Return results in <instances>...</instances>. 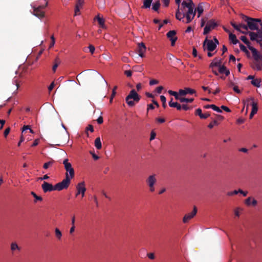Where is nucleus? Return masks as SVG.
<instances>
[{"label": "nucleus", "instance_id": "nucleus-13", "mask_svg": "<svg viewBox=\"0 0 262 262\" xmlns=\"http://www.w3.org/2000/svg\"><path fill=\"white\" fill-rule=\"evenodd\" d=\"M177 32L174 30H170L167 33L166 36L171 41V45L174 46L178 38L176 36Z\"/></svg>", "mask_w": 262, "mask_h": 262}, {"label": "nucleus", "instance_id": "nucleus-40", "mask_svg": "<svg viewBox=\"0 0 262 262\" xmlns=\"http://www.w3.org/2000/svg\"><path fill=\"white\" fill-rule=\"evenodd\" d=\"M218 124H219V123H218L217 121L215 120H214L213 122H210V123L209 124V125H208V127L209 128H213V126H214V125H217Z\"/></svg>", "mask_w": 262, "mask_h": 262}, {"label": "nucleus", "instance_id": "nucleus-35", "mask_svg": "<svg viewBox=\"0 0 262 262\" xmlns=\"http://www.w3.org/2000/svg\"><path fill=\"white\" fill-rule=\"evenodd\" d=\"M94 128L92 125L89 124L85 128V133L88 137H89L88 131H90L91 133L94 132Z\"/></svg>", "mask_w": 262, "mask_h": 262}, {"label": "nucleus", "instance_id": "nucleus-19", "mask_svg": "<svg viewBox=\"0 0 262 262\" xmlns=\"http://www.w3.org/2000/svg\"><path fill=\"white\" fill-rule=\"evenodd\" d=\"M254 99L253 97H250L249 98H248L246 101L247 102H249L250 101H251V105H252V112H253L255 113L256 114L257 112L258 111V103L257 102H255Z\"/></svg>", "mask_w": 262, "mask_h": 262}, {"label": "nucleus", "instance_id": "nucleus-49", "mask_svg": "<svg viewBox=\"0 0 262 262\" xmlns=\"http://www.w3.org/2000/svg\"><path fill=\"white\" fill-rule=\"evenodd\" d=\"M84 3V0H77L76 3V6L81 7Z\"/></svg>", "mask_w": 262, "mask_h": 262}, {"label": "nucleus", "instance_id": "nucleus-53", "mask_svg": "<svg viewBox=\"0 0 262 262\" xmlns=\"http://www.w3.org/2000/svg\"><path fill=\"white\" fill-rule=\"evenodd\" d=\"M191 107L188 106L186 104H182V109L185 110V111H187V110H189L190 109H191Z\"/></svg>", "mask_w": 262, "mask_h": 262}, {"label": "nucleus", "instance_id": "nucleus-11", "mask_svg": "<svg viewBox=\"0 0 262 262\" xmlns=\"http://www.w3.org/2000/svg\"><path fill=\"white\" fill-rule=\"evenodd\" d=\"M77 192L76 196H77L79 194H81V196L83 198L84 196L85 192L86 191V188L84 182L79 183L76 186Z\"/></svg>", "mask_w": 262, "mask_h": 262}, {"label": "nucleus", "instance_id": "nucleus-55", "mask_svg": "<svg viewBox=\"0 0 262 262\" xmlns=\"http://www.w3.org/2000/svg\"><path fill=\"white\" fill-rule=\"evenodd\" d=\"M221 108L223 109V110H224L225 111L227 112H231V110L227 106H224V105H222L221 106Z\"/></svg>", "mask_w": 262, "mask_h": 262}, {"label": "nucleus", "instance_id": "nucleus-50", "mask_svg": "<svg viewBox=\"0 0 262 262\" xmlns=\"http://www.w3.org/2000/svg\"><path fill=\"white\" fill-rule=\"evenodd\" d=\"M156 136V133L154 132V131H152L150 133V140L151 141V140H153L154 139H155Z\"/></svg>", "mask_w": 262, "mask_h": 262}, {"label": "nucleus", "instance_id": "nucleus-52", "mask_svg": "<svg viewBox=\"0 0 262 262\" xmlns=\"http://www.w3.org/2000/svg\"><path fill=\"white\" fill-rule=\"evenodd\" d=\"M80 7H79V6H75V15H79V12H80Z\"/></svg>", "mask_w": 262, "mask_h": 262}, {"label": "nucleus", "instance_id": "nucleus-5", "mask_svg": "<svg viewBox=\"0 0 262 262\" xmlns=\"http://www.w3.org/2000/svg\"><path fill=\"white\" fill-rule=\"evenodd\" d=\"M249 36L250 39L252 41H256L257 43H259L260 46L262 47V44L260 42L262 41V31L259 30L256 32H250Z\"/></svg>", "mask_w": 262, "mask_h": 262}, {"label": "nucleus", "instance_id": "nucleus-4", "mask_svg": "<svg viewBox=\"0 0 262 262\" xmlns=\"http://www.w3.org/2000/svg\"><path fill=\"white\" fill-rule=\"evenodd\" d=\"M141 96L137 93L135 89L132 90L125 98V101L128 105L133 107L136 103H138Z\"/></svg>", "mask_w": 262, "mask_h": 262}, {"label": "nucleus", "instance_id": "nucleus-34", "mask_svg": "<svg viewBox=\"0 0 262 262\" xmlns=\"http://www.w3.org/2000/svg\"><path fill=\"white\" fill-rule=\"evenodd\" d=\"M31 194L35 198L34 202L36 203L37 201H41L42 200V198L40 196L37 195L34 192L32 191Z\"/></svg>", "mask_w": 262, "mask_h": 262}, {"label": "nucleus", "instance_id": "nucleus-39", "mask_svg": "<svg viewBox=\"0 0 262 262\" xmlns=\"http://www.w3.org/2000/svg\"><path fill=\"white\" fill-rule=\"evenodd\" d=\"M178 9H180V11L182 13V14H183V13H186L187 11V7H184L183 6V3H182L181 6L180 8V5H178Z\"/></svg>", "mask_w": 262, "mask_h": 262}, {"label": "nucleus", "instance_id": "nucleus-2", "mask_svg": "<svg viewBox=\"0 0 262 262\" xmlns=\"http://www.w3.org/2000/svg\"><path fill=\"white\" fill-rule=\"evenodd\" d=\"M251 48L250 51L253 58V61L251 66L253 70L260 71L262 69V55L254 48Z\"/></svg>", "mask_w": 262, "mask_h": 262}, {"label": "nucleus", "instance_id": "nucleus-24", "mask_svg": "<svg viewBox=\"0 0 262 262\" xmlns=\"http://www.w3.org/2000/svg\"><path fill=\"white\" fill-rule=\"evenodd\" d=\"M240 39L248 46V48L250 50L251 48H253L250 46V42L248 40L245 36H242Z\"/></svg>", "mask_w": 262, "mask_h": 262}, {"label": "nucleus", "instance_id": "nucleus-10", "mask_svg": "<svg viewBox=\"0 0 262 262\" xmlns=\"http://www.w3.org/2000/svg\"><path fill=\"white\" fill-rule=\"evenodd\" d=\"M64 168L66 170V178L69 179L70 181L74 177V170L72 167V165H64Z\"/></svg>", "mask_w": 262, "mask_h": 262}, {"label": "nucleus", "instance_id": "nucleus-30", "mask_svg": "<svg viewBox=\"0 0 262 262\" xmlns=\"http://www.w3.org/2000/svg\"><path fill=\"white\" fill-rule=\"evenodd\" d=\"M95 19H97V21H98V23H99L100 26L101 28H104V26H105L104 19L103 18L99 17V15L96 16Z\"/></svg>", "mask_w": 262, "mask_h": 262}, {"label": "nucleus", "instance_id": "nucleus-63", "mask_svg": "<svg viewBox=\"0 0 262 262\" xmlns=\"http://www.w3.org/2000/svg\"><path fill=\"white\" fill-rule=\"evenodd\" d=\"M168 93L171 96H174L178 92H174V91H171V90H169L168 91Z\"/></svg>", "mask_w": 262, "mask_h": 262}, {"label": "nucleus", "instance_id": "nucleus-48", "mask_svg": "<svg viewBox=\"0 0 262 262\" xmlns=\"http://www.w3.org/2000/svg\"><path fill=\"white\" fill-rule=\"evenodd\" d=\"M181 96H182L180 94L179 92L174 97L177 100H179L181 102V99H182Z\"/></svg>", "mask_w": 262, "mask_h": 262}, {"label": "nucleus", "instance_id": "nucleus-43", "mask_svg": "<svg viewBox=\"0 0 262 262\" xmlns=\"http://www.w3.org/2000/svg\"><path fill=\"white\" fill-rule=\"evenodd\" d=\"M212 109L218 113H222V111L214 104H213Z\"/></svg>", "mask_w": 262, "mask_h": 262}, {"label": "nucleus", "instance_id": "nucleus-6", "mask_svg": "<svg viewBox=\"0 0 262 262\" xmlns=\"http://www.w3.org/2000/svg\"><path fill=\"white\" fill-rule=\"evenodd\" d=\"M71 181L69 179H64L61 182L58 183L55 185L56 190L61 191L68 188L70 185Z\"/></svg>", "mask_w": 262, "mask_h": 262}, {"label": "nucleus", "instance_id": "nucleus-61", "mask_svg": "<svg viewBox=\"0 0 262 262\" xmlns=\"http://www.w3.org/2000/svg\"><path fill=\"white\" fill-rule=\"evenodd\" d=\"M239 211H240V209L239 208H236L235 209V210H234V214L236 216H239Z\"/></svg>", "mask_w": 262, "mask_h": 262}, {"label": "nucleus", "instance_id": "nucleus-28", "mask_svg": "<svg viewBox=\"0 0 262 262\" xmlns=\"http://www.w3.org/2000/svg\"><path fill=\"white\" fill-rule=\"evenodd\" d=\"M214 60H216L215 62H212L209 66L210 68H213L214 67H220L221 65V60H217L216 58L214 59Z\"/></svg>", "mask_w": 262, "mask_h": 262}, {"label": "nucleus", "instance_id": "nucleus-14", "mask_svg": "<svg viewBox=\"0 0 262 262\" xmlns=\"http://www.w3.org/2000/svg\"><path fill=\"white\" fill-rule=\"evenodd\" d=\"M42 189L44 192H51L56 190L55 185H52L47 182H43L41 185Z\"/></svg>", "mask_w": 262, "mask_h": 262}, {"label": "nucleus", "instance_id": "nucleus-33", "mask_svg": "<svg viewBox=\"0 0 262 262\" xmlns=\"http://www.w3.org/2000/svg\"><path fill=\"white\" fill-rule=\"evenodd\" d=\"M160 6V2L159 1H158L152 4V9L155 11H158Z\"/></svg>", "mask_w": 262, "mask_h": 262}, {"label": "nucleus", "instance_id": "nucleus-36", "mask_svg": "<svg viewBox=\"0 0 262 262\" xmlns=\"http://www.w3.org/2000/svg\"><path fill=\"white\" fill-rule=\"evenodd\" d=\"M194 99L193 98H186L182 97V99H181V103H191L193 101Z\"/></svg>", "mask_w": 262, "mask_h": 262}, {"label": "nucleus", "instance_id": "nucleus-58", "mask_svg": "<svg viewBox=\"0 0 262 262\" xmlns=\"http://www.w3.org/2000/svg\"><path fill=\"white\" fill-rule=\"evenodd\" d=\"M97 123L99 124H102L103 123V117L101 116H100L97 119Z\"/></svg>", "mask_w": 262, "mask_h": 262}, {"label": "nucleus", "instance_id": "nucleus-25", "mask_svg": "<svg viewBox=\"0 0 262 262\" xmlns=\"http://www.w3.org/2000/svg\"><path fill=\"white\" fill-rule=\"evenodd\" d=\"M95 146L97 149H100L102 147L100 137H97L95 140Z\"/></svg>", "mask_w": 262, "mask_h": 262}, {"label": "nucleus", "instance_id": "nucleus-56", "mask_svg": "<svg viewBox=\"0 0 262 262\" xmlns=\"http://www.w3.org/2000/svg\"><path fill=\"white\" fill-rule=\"evenodd\" d=\"M238 193H240L241 194H243V195L244 196H246L248 194L247 191H244L242 189H238Z\"/></svg>", "mask_w": 262, "mask_h": 262}, {"label": "nucleus", "instance_id": "nucleus-16", "mask_svg": "<svg viewBox=\"0 0 262 262\" xmlns=\"http://www.w3.org/2000/svg\"><path fill=\"white\" fill-rule=\"evenodd\" d=\"M146 50V47L143 42L139 43L138 45V52L139 56L141 57H144V53Z\"/></svg>", "mask_w": 262, "mask_h": 262}, {"label": "nucleus", "instance_id": "nucleus-12", "mask_svg": "<svg viewBox=\"0 0 262 262\" xmlns=\"http://www.w3.org/2000/svg\"><path fill=\"white\" fill-rule=\"evenodd\" d=\"M156 182V179L155 175L150 176L146 180V183L149 187V190L151 192L155 191V189L154 185Z\"/></svg>", "mask_w": 262, "mask_h": 262}, {"label": "nucleus", "instance_id": "nucleus-1", "mask_svg": "<svg viewBox=\"0 0 262 262\" xmlns=\"http://www.w3.org/2000/svg\"><path fill=\"white\" fill-rule=\"evenodd\" d=\"M242 18L247 24V25L241 24L242 29L245 30L250 29L257 31H262V21L260 19L250 17L243 14L242 15Z\"/></svg>", "mask_w": 262, "mask_h": 262}, {"label": "nucleus", "instance_id": "nucleus-26", "mask_svg": "<svg viewBox=\"0 0 262 262\" xmlns=\"http://www.w3.org/2000/svg\"><path fill=\"white\" fill-rule=\"evenodd\" d=\"M229 39L234 45L237 43L239 42L236 38V35L231 33H230L229 34Z\"/></svg>", "mask_w": 262, "mask_h": 262}, {"label": "nucleus", "instance_id": "nucleus-47", "mask_svg": "<svg viewBox=\"0 0 262 262\" xmlns=\"http://www.w3.org/2000/svg\"><path fill=\"white\" fill-rule=\"evenodd\" d=\"M178 102H172V101H169L168 103L169 106L171 107H176L177 106Z\"/></svg>", "mask_w": 262, "mask_h": 262}, {"label": "nucleus", "instance_id": "nucleus-46", "mask_svg": "<svg viewBox=\"0 0 262 262\" xmlns=\"http://www.w3.org/2000/svg\"><path fill=\"white\" fill-rule=\"evenodd\" d=\"M18 249V247L16 243H12L11 245V249L12 251H14Z\"/></svg>", "mask_w": 262, "mask_h": 262}, {"label": "nucleus", "instance_id": "nucleus-62", "mask_svg": "<svg viewBox=\"0 0 262 262\" xmlns=\"http://www.w3.org/2000/svg\"><path fill=\"white\" fill-rule=\"evenodd\" d=\"M233 90L235 92H236L238 94L241 93V91L238 89V87L236 85L233 87Z\"/></svg>", "mask_w": 262, "mask_h": 262}, {"label": "nucleus", "instance_id": "nucleus-23", "mask_svg": "<svg viewBox=\"0 0 262 262\" xmlns=\"http://www.w3.org/2000/svg\"><path fill=\"white\" fill-rule=\"evenodd\" d=\"M61 61L58 57H56L54 60V64L52 68V70L54 72H55L58 66L60 63Z\"/></svg>", "mask_w": 262, "mask_h": 262}, {"label": "nucleus", "instance_id": "nucleus-21", "mask_svg": "<svg viewBox=\"0 0 262 262\" xmlns=\"http://www.w3.org/2000/svg\"><path fill=\"white\" fill-rule=\"evenodd\" d=\"M245 204L247 206L252 205L254 206L257 204V201L252 197H249L245 200Z\"/></svg>", "mask_w": 262, "mask_h": 262}, {"label": "nucleus", "instance_id": "nucleus-38", "mask_svg": "<svg viewBox=\"0 0 262 262\" xmlns=\"http://www.w3.org/2000/svg\"><path fill=\"white\" fill-rule=\"evenodd\" d=\"M55 232L56 237L58 239H60L62 236L61 232L58 228H56L55 230Z\"/></svg>", "mask_w": 262, "mask_h": 262}, {"label": "nucleus", "instance_id": "nucleus-8", "mask_svg": "<svg viewBox=\"0 0 262 262\" xmlns=\"http://www.w3.org/2000/svg\"><path fill=\"white\" fill-rule=\"evenodd\" d=\"M59 156L60 157H62V159H60V157H57L56 159V160H52V161H49L46 163H45L44 164H52V163H56L58 162L59 163H61L62 162V164H71L70 163H69V160L68 158H65V156H66V153L64 151H61V152L59 154Z\"/></svg>", "mask_w": 262, "mask_h": 262}, {"label": "nucleus", "instance_id": "nucleus-17", "mask_svg": "<svg viewBox=\"0 0 262 262\" xmlns=\"http://www.w3.org/2000/svg\"><path fill=\"white\" fill-rule=\"evenodd\" d=\"M33 14L35 16L38 17L39 18H41L44 17L45 13L43 11H41L39 8L33 7Z\"/></svg>", "mask_w": 262, "mask_h": 262}, {"label": "nucleus", "instance_id": "nucleus-57", "mask_svg": "<svg viewBox=\"0 0 262 262\" xmlns=\"http://www.w3.org/2000/svg\"><path fill=\"white\" fill-rule=\"evenodd\" d=\"M10 131V128H7L5 130L4 134V136L5 137H6L7 136V135L9 134Z\"/></svg>", "mask_w": 262, "mask_h": 262}, {"label": "nucleus", "instance_id": "nucleus-44", "mask_svg": "<svg viewBox=\"0 0 262 262\" xmlns=\"http://www.w3.org/2000/svg\"><path fill=\"white\" fill-rule=\"evenodd\" d=\"M239 48H240V49L242 51H243V52H244L245 53H248V51L247 50L246 47L244 45H243V44L240 43Z\"/></svg>", "mask_w": 262, "mask_h": 262}, {"label": "nucleus", "instance_id": "nucleus-15", "mask_svg": "<svg viewBox=\"0 0 262 262\" xmlns=\"http://www.w3.org/2000/svg\"><path fill=\"white\" fill-rule=\"evenodd\" d=\"M197 212V209L196 207H194L193 210L187 214H186L183 217V221L184 223H187L190 219L194 217Z\"/></svg>", "mask_w": 262, "mask_h": 262}, {"label": "nucleus", "instance_id": "nucleus-9", "mask_svg": "<svg viewBox=\"0 0 262 262\" xmlns=\"http://www.w3.org/2000/svg\"><path fill=\"white\" fill-rule=\"evenodd\" d=\"M205 47L209 52L214 51L216 48V43H214L212 40H209L207 38L203 42V47L205 48Z\"/></svg>", "mask_w": 262, "mask_h": 262}, {"label": "nucleus", "instance_id": "nucleus-32", "mask_svg": "<svg viewBox=\"0 0 262 262\" xmlns=\"http://www.w3.org/2000/svg\"><path fill=\"white\" fill-rule=\"evenodd\" d=\"M231 26L237 31H241V29H242V27L241 26L242 24H240L239 25H236L234 22L231 21L230 23Z\"/></svg>", "mask_w": 262, "mask_h": 262}, {"label": "nucleus", "instance_id": "nucleus-45", "mask_svg": "<svg viewBox=\"0 0 262 262\" xmlns=\"http://www.w3.org/2000/svg\"><path fill=\"white\" fill-rule=\"evenodd\" d=\"M88 48H89V51L91 52V53L92 54H93L95 52V47L92 45H90L89 46Z\"/></svg>", "mask_w": 262, "mask_h": 262}, {"label": "nucleus", "instance_id": "nucleus-31", "mask_svg": "<svg viewBox=\"0 0 262 262\" xmlns=\"http://www.w3.org/2000/svg\"><path fill=\"white\" fill-rule=\"evenodd\" d=\"M231 26L237 31H241V29H242V27L241 26L242 24H240L239 25H236L234 22L231 21L230 23Z\"/></svg>", "mask_w": 262, "mask_h": 262}, {"label": "nucleus", "instance_id": "nucleus-51", "mask_svg": "<svg viewBox=\"0 0 262 262\" xmlns=\"http://www.w3.org/2000/svg\"><path fill=\"white\" fill-rule=\"evenodd\" d=\"M159 83V81L156 79H152L149 81V84L150 85H152L154 84H157Z\"/></svg>", "mask_w": 262, "mask_h": 262}, {"label": "nucleus", "instance_id": "nucleus-29", "mask_svg": "<svg viewBox=\"0 0 262 262\" xmlns=\"http://www.w3.org/2000/svg\"><path fill=\"white\" fill-rule=\"evenodd\" d=\"M152 2V0H144L143 2V5L142 8L145 9L149 8Z\"/></svg>", "mask_w": 262, "mask_h": 262}, {"label": "nucleus", "instance_id": "nucleus-59", "mask_svg": "<svg viewBox=\"0 0 262 262\" xmlns=\"http://www.w3.org/2000/svg\"><path fill=\"white\" fill-rule=\"evenodd\" d=\"M54 82H52L50 85H49V88H48V90L49 92H51L54 88Z\"/></svg>", "mask_w": 262, "mask_h": 262}, {"label": "nucleus", "instance_id": "nucleus-7", "mask_svg": "<svg viewBox=\"0 0 262 262\" xmlns=\"http://www.w3.org/2000/svg\"><path fill=\"white\" fill-rule=\"evenodd\" d=\"M217 26V23L213 19H210L207 22L206 25L204 28V35H207L210 31Z\"/></svg>", "mask_w": 262, "mask_h": 262}, {"label": "nucleus", "instance_id": "nucleus-37", "mask_svg": "<svg viewBox=\"0 0 262 262\" xmlns=\"http://www.w3.org/2000/svg\"><path fill=\"white\" fill-rule=\"evenodd\" d=\"M195 11H197L198 12V17H200V15L203 13V6L199 5L198 7L196 8V9L195 10Z\"/></svg>", "mask_w": 262, "mask_h": 262}, {"label": "nucleus", "instance_id": "nucleus-27", "mask_svg": "<svg viewBox=\"0 0 262 262\" xmlns=\"http://www.w3.org/2000/svg\"><path fill=\"white\" fill-rule=\"evenodd\" d=\"M260 80L259 79H253L251 81V83L254 85V86H256L257 88H259L260 86Z\"/></svg>", "mask_w": 262, "mask_h": 262}, {"label": "nucleus", "instance_id": "nucleus-3", "mask_svg": "<svg viewBox=\"0 0 262 262\" xmlns=\"http://www.w3.org/2000/svg\"><path fill=\"white\" fill-rule=\"evenodd\" d=\"M183 7H187V10L185 13L186 21L185 23L188 24L190 23L193 19L195 15V10L193 11L194 5L192 1L187 3L185 1L183 2Z\"/></svg>", "mask_w": 262, "mask_h": 262}, {"label": "nucleus", "instance_id": "nucleus-42", "mask_svg": "<svg viewBox=\"0 0 262 262\" xmlns=\"http://www.w3.org/2000/svg\"><path fill=\"white\" fill-rule=\"evenodd\" d=\"M51 42L50 43V45L49 46L50 49L52 48L54 46L55 42V39L53 35H52L51 36Z\"/></svg>", "mask_w": 262, "mask_h": 262}, {"label": "nucleus", "instance_id": "nucleus-64", "mask_svg": "<svg viewBox=\"0 0 262 262\" xmlns=\"http://www.w3.org/2000/svg\"><path fill=\"white\" fill-rule=\"evenodd\" d=\"M30 129L29 125H24L22 128V133H23L25 130Z\"/></svg>", "mask_w": 262, "mask_h": 262}, {"label": "nucleus", "instance_id": "nucleus-20", "mask_svg": "<svg viewBox=\"0 0 262 262\" xmlns=\"http://www.w3.org/2000/svg\"><path fill=\"white\" fill-rule=\"evenodd\" d=\"M195 114L199 116L201 119H206L210 116V114L209 113H202V110L200 108L196 110Z\"/></svg>", "mask_w": 262, "mask_h": 262}, {"label": "nucleus", "instance_id": "nucleus-22", "mask_svg": "<svg viewBox=\"0 0 262 262\" xmlns=\"http://www.w3.org/2000/svg\"><path fill=\"white\" fill-rule=\"evenodd\" d=\"M176 17L177 19H179V20H182L183 22H184V20L183 19L185 17V13L182 14V13L180 11L179 9H178L176 12Z\"/></svg>", "mask_w": 262, "mask_h": 262}, {"label": "nucleus", "instance_id": "nucleus-54", "mask_svg": "<svg viewBox=\"0 0 262 262\" xmlns=\"http://www.w3.org/2000/svg\"><path fill=\"white\" fill-rule=\"evenodd\" d=\"M127 77H130L132 75V72L130 70H126L124 72Z\"/></svg>", "mask_w": 262, "mask_h": 262}, {"label": "nucleus", "instance_id": "nucleus-41", "mask_svg": "<svg viewBox=\"0 0 262 262\" xmlns=\"http://www.w3.org/2000/svg\"><path fill=\"white\" fill-rule=\"evenodd\" d=\"M226 67L224 66H221L219 69V72L223 74L226 70Z\"/></svg>", "mask_w": 262, "mask_h": 262}, {"label": "nucleus", "instance_id": "nucleus-60", "mask_svg": "<svg viewBox=\"0 0 262 262\" xmlns=\"http://www.w3.org/2000/svg\"><path fill=\"white\" fill-rule=\"evenodd\" d=\"M163 89V87L162 86H160L157 88V92L158 93L160 94L162 92V91Z\"/></svg>", "mask_w": 262, "mask_h": 262}, {"label": "nucleus", "instance_id": "nucleus-18", "mask_svg": "<svg viewBox=\"0 0 262 262\" xmlns=\"http://www.w3.org/2000/svg\"><path fill=\"white\" fill-rule=\"evenodd\" d=\"M179 93L182 96H185L188 94H193L196 93V91L189 88H185L184 90L180 89Z\"/></svg>", "mask_w": 262, "mask_h": 262}]
</instances>
